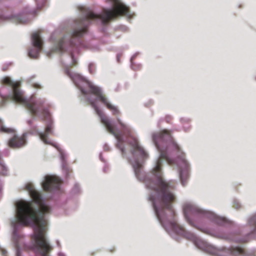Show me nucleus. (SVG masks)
<instances>
[{"label": "nucleus", "instance_id": "1a4fd4ad", "mask_svg": "<svg viewBox=\"0 0 256 256\" xmlns=\"http://www.w3.org/2000/svg\"><path fill=\"white\" fill-rule=\"evenodd\" d=\"M61 183L60 180L57 176H46L44 181L42 184L44 190L50 192L55 190H58Z\"/></svg>", "mask_w": 256, "mask_h": 256}, {"label": "nucleus", "instance_id": "5701e85b", "mask_svg": "<svg viewBox=\"0 0 256 256\" xmlns=\"http://www.w3.org/2000/svg\"><path fill=\"white\" fill-rule=\"evenodd\" d=\"M198 242H200V241L198 240V239L196 238V242H194L196 243V245H198Z\"/></svg>", "mask_w": 256, "mask_h": 256}, {"label": "nucleus", "instance_id": "dca6fc26", "mask_svg": "<svg viewBox=\"0 0 256 256\" xmlns=\"http://www.w3.org/2000/svg\"><path fill=\"white\" fill-rule=\"evenodd\" d=\"M64 45H65V43L64 42V40H60L58 44V50L60 52H64L66 50L65 48H64Z\"/></svg>", "mask_w": 256, "mask_h": 256}, {"label": "nucleus", "instance_id": "20e7f679", "mask_svg": "<svg viewBox=\"0 0 256 256\" xmlns=\"http://www.w3.org/2000/svg\"><path fill=\"white\" fill-rule=\"evenodd\" d=\"M113 4L112 10L104 9L102 14H96L92 12L88 13L85 18L79 20L76 23L71 34V40L70 44L74 46L76 44L74 40L81 38L88 32L90 24V20L100 19L103 24H107L111 20L120 16H126L129 18L132 17L134 14L130 12V8L122 2L120 0H108Z\"/></svg>", "mask_w": 256, "mask_h": 256}, {"label": "nucleus", "instance_id": "f257e3e1", "mask_svg": "<svg viewBox=\"0 0 256 256\" xmlns=\"http://www.w3.org/2000/svg\"><path fill=\"white\" fill-rule=\"evenodd\" d=\"M152 140L160 152V156L151 174L147 176L144 174L142 172V165L138 160L134 162L132 166L137 178L144 182L148 188L157 192L156 195H152L150 200L156 215L159 222L162 224L164 219L166 217V210L169 211L172 216H175L172 204L176 200L172 191L176 186V182L174 180L166 181L162 178V160H164L169 164H171L168 155L174 153L181 154L184 168L180 170V176L181 183L184 186L186 184L188 178L189 166L184 158V154L181 152L180 147L174 140L170 130H163L154 133L152 134Z\"/></svg>", "mask_w": 256, "mask_h": 256}, {"label": "nucleus", "instance_id": "f8f14e48", "mask_svg": "<svg viewBox=\"0 0 256 256\" xmlns=\"http://www.w3.org/2000/svg\"><path fill=\"white\" fill-rule=\"evenodd\" d=\"M228 250L232 256H256L255 252L246 253L244 248L238 246L232 247Z\"/></svg>", "mask_w": 256, "mask_h": 256}, {"label": "nucleus", "instance_id": "b1692460", "mask_svg": "<svg viewBox=\"0 0 256 256\" xmlns=\"http://www.w3.org/2000/svg\"><path fill=\"white\" fill-rule=\"evenodd\" d=\"M115 249L114 248H113L112 249V250H110V251L111 252H112L114 251Z\"/></svg>", "mask_w": 256, "mask_h": 256}, {"label": "nucleus", "instance_id": "4468645a", "mask_svg": "<svg viewBox=\"0 0 256 256\" xmlns=\"http://www.w3.org/2000/svg\"><path fill=\"white\" fill-rule=\"evenodd\" d=\"M224 238L226 239H229L230 240H232L234 242H240V243H245L248 242V237L242 238H240L237 237V236H234V238Z\"/></svg>", "mask_w": 256, "mask_h": 256}, {"label": "nucleus", "instance_id": "f03ea898", "mask_svg": "<svg viewBox=\"0 0 256 256\" xmlns=\"http://www.w3.org/2000/svg\"><path fill=\"white\" fill-rule=\"evenodd\" d=\"M26 188L40 208L38 210H35L30 202H18L16 215L18 222L24 226H28L30 220L35 224L36 226L32 236L33 247L40 251L42 256H48V254L52 250V248L46 238V221L44 218V216L50 212V208L44 204L40 194L34 189L32 184H27Z\"/></svg>", "mask_w": 256, "mask_h": 256}, {"label": "nucleus", "instance_id": "9d476101", "mask_svg": "<svg viewBox=\"0 0 256 256\" xmlns=\"http://www.w3.org/2000/svg\"><path fill=\"white\" fill-rule=\"evenodd\" d=\"M27 134L24 133L22 136H19L14 134L10 138L8 142L9 147L13 148H18L24 146L26 142Z\"/></svg>", "mask_w": 256, "mask_h": 256}, {"label": "nucleus", "instance_id": "412c9836", "mask_svg": "<svg viewBox=\"0 0 256 256\" xmlns=\"http://www.w3.org/2000/svg\"><path fill=\"white\" fill-rule=\"evenodd\" d=\"M166 121L168 122H170V121L171 120V118L170 116H166Z\"/></svg>", "mask_w": 256, "mask_h": 256}, {"label": "nucleus", "instance_id": "393cba45", "mask_svg": "<svg viewBox=\"0 0 256 256\" xmlns=\"http://www.w3.org/2000/svg\"><path fill=\"white\" fill-rule=\"evenodd\" d=\"M32 122L31 120L28 121V124H31Z\"/></svg>", "mask_w": 256, "mask_h": 256}, {"label": "nucleus", "instance_id": "a211bd4d", "mask_svg": "<svg viewBox=\"0 0 256 256\" xmlns=\"http://www.w3.org/2000/svg\"><path fill=\"white\" fill-rule=\"evenodd\" d=\"M70 55H71V57H72V66H76V64L77 62H76V60H74V56H73V54H71Z\"/></svg>", "mask_w": 256, "mask_h": 256}, {"label": "nucleus", "instance_id": "0eeeda50", "mask_svg": "<svg viewBox=\"0 0 256 256\" xmlns=\"http://www.w3.org/2000/svg\"><path fill=\"white\" fill-rule=\"evenodd\" d=\"M184 214L185 218L189 224L194 226L193 222L190 219V216L200 214L204 217L212 218L214 217L212 213L204 210L190 204H186L184 206Z\"/></svg>", "mask_w": 256, "mask_h": 256}, {"label": "nucleus", "instance_id": "7ed1b4c3", "mask_svg": "<svg viewBox=\"0 0 256 256\" xmlns=\"http://www.w3.org/2000/svg\"><path fill=\"white\" fill-rule=\"evenodd\" d=\"M2 83L12 88V98L16 102L22 104L32 116H39L42 120H46V124L44 132H38L37 134L44 143L54 146L53 143L48 139V136L52 134V126L49 111V106L45 104L44 100H33L32 96L29 99L24 98L22 92L19 89L20 84L14 82L10 78L5 77L2 80Z\"/></svg>", "mask_w": 256, "mask_h": 256}, {"label": "nucleus", "instance_id": "f3484780", "mask_svg": "<svg viewBox=\"0 0 256 256\" xmlns=\"http://www.w3.org/2000/svg\"><path fill=\"white\" fill-rule=\"evenodd\" d=\"M249 223L250 224L254 226L256 228V216H254L249 221Z\"/></svg>", "mask_w": 256, "mask_h": 256}, {"label": "nucleus", "instance_id": "423d86ee", "mask_svg": "<svg viewBox=\"0 0 256 256\" xmlns=\"http://www.w3.org/2000/svg\"><path fill=\"white\" fill-rule=\"evenodd\" d=\"M72 78V79L74 82L77 86L78 87L80 88L82 92L84 94H86L88 92L85 90L84 88H82L80 85L77 80L80 81V82H84L88 84V87L90 90V93L94 94L97 98L99 99V100L102 102L106 107L110 110L114 115L118 114L120 112L118 108L110 104L108 100V99L106 96L104 94L101 90L94 86L91 84H90L87 82L86 80L81 76L78 74H74L73 76H70Z\"/></svg>", "mask_w": 256, "mask_h": 256}, {"label": "nucleus", "instance_id": "4be33fe9", "mask_svg": "<svg viewBox=\"0 0 256 256\" xmlns=\"http://www.w3.org/2000/svg\"><path fill=\"white\" fill-rule=\"evenodd\" d=\"M92 66V64H90V66H89V70H90V72L91 73H92V72H91V70H90V68H91V66Z\"/></svg>", "mask_w": 256, "mask_h": 256}, {"label": "nucleus", "instance_id": "2eb2a0df", "mask_svg": "<svg viewBox=\"0 0 256 256\" xmlns=\"http://www.w3.org/2000/svg\"><path fill=\"white\" fill-rule=\"evenodd\" d=\"M206 249L208 252L212 254L217 255L218 254V250L212 246H206Z\"/></svg>", "mask_w": 256, "mask_h": 256}, {"label": "nucleus", "instance_id": "6e6552de", "mask_svg": "<svg viewBox=\"0 0 256 256\" xmlns=\"http://www.w3.org/2000/svg\"><path fill=\"white\" fill-rule=\"evenodd\" d=\"M33 46L36 48H32L28 52V56L31 58H37L42 49L43 42L38 32H34L32 36Z\"/></svg>", "mask_w": 256, "mask_h": 256}, {"label": "nucleus", "instance_id": "6ab92c4d", "mask_svg": "<svg viewBox=\"0 0 256 256\" xmlns=\"http://www.w3.org/2000/svg\"><path fill=\"white\" fill-rule=\"evenodd\" d=\"M233 206L236 209H238L240 207V206L238 202H234Z\"/></svg>", "mask_w": 256, "mask_h": 256}, {"label": "nucleus", "instance_id": "39448f33", "mask_svg": "<svg viewBox=\"0 0 256 256\" xmlns=\"http://www.w3.org/2000/svg\"><path fill=\"white\" fill-rule=\"evenodd\" d=\"M87 100L94 108L96 114L100 116L102 123L104 125L107 130L114 136L118 142L116 147L120 150L122 154L125 152V148L123 144L124 142L123 136H124L127 138L128 144L132 147L131 152L133 155L138 154L143 159L148 158V154L139 144L137 138L132 135L131 130L128 126L118 119V122L122 127V133L116 132L114 126L110 123L108 118L98 108L95 102L90 98H88Z\"/></svg>", "mask_w": 256, "mask_h": 256}, {"label": "nucleus", "instance_id": "9b49d317", "mask_svg": "<svg viewBox=\"0 0 256 256\" xmlns=\"http://www.w3.org/2000/svg\"><path fill=\"white\" fill-rule=\"evenodd\" d=\"M170 224L172 228L178 234L184 236L188 240L193 242H196V237L194 234L186 231L183 226H180L175 222H171Z\"/></svg>", "mask_w": 256, "mask_h": 256}, {"label": "nucleus", "instance_id": "aec40b11", "mask_svg": "<svg viewBox=\"0 0 256 256\" xmlns=\"http://www.w3.org/2000/svg\"><path fill=\"white\" fill-rule=\"evenodd\" d=\"M12 18H13V17L12 16H8V17H6V18H3L2 16L0 17V20H7V19H12Z\"/></svg>", "mask_w": 256, "mask_h": 256}, {"label": "nucleus", "instance_id": "ddd939ff", "mask_svg": "<svg viewBox=\"0 0 256 256\" xmlns=\"http://www.w3.org/2000/svg\"><path fill=\"white\" fill-rule=\"evenodd\" d=\"M0 132L11 134L14 133L15 130L13 128H6L2 125V122L0 120Z\"/></svg>", "mask_w": 256, "mask_h": 256}]
</instances>
